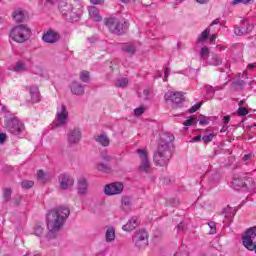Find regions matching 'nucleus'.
Returning <instances> with one entry per match:
<instances>
[{
	"instance_id": "obj_1",
	"label": "nucleus",
	"mask_w": 256,
	"mask_h": 256,
	"mask_svg": "<svg viewBox=\"0 0 256 256\" xmlns=\"http://www.w3.org/2000/svg\"><path fill=\"white\" fill-rule=\"evenodd\" d=\"M69 215H71V210L65 206L52 209L47 213L46 223L48 233L46 234V239H55L57 237V233L61 231V227L65 225V221H67Z\"/></svg>"
},
{
	"instance_id": "obj_2",
	"label": "nucleus",
	"mask_w": 256,
	"mask_h": 256,
	"mask_svg": "<svg viewBox=\"0 0 256 256\" xmlns=\"http://www.w3.org/2000/svg\"><path fill=\"white\" fill-rule=\"evenodd\" d=\"M173 141H175V136H173V134H166L161 138L158 150L153 156L154 163L158 167H167V165H169L171 155H173V152L171 151Z\"/></svg>"
},
{
	"instance_id": "obj_3",
	"label": "nucleus",
	"mask_w": 256,
	"mask_h": 256,
	"mask_svg": "<svg viewBox=\"0 0 256 256\" xmlns=\"http://www.w3.org/2000/svg\"><path fill=\"white\" fill-rule=\"evenodd\" d=\"M60 11L64 17H69L70 21H79L83 15L82 6L79 2L66 3L60 7Z\"/></svg>"
},
{
	"instance_id": "obj_4",
	"label": "nucleus",
	"mask_w": 256,
	"mask_h": 256,
	"mask_svg": "<svg viewBox=\"0 0 256 256\" xmlns=\"http://www.w3.org/2000/svg\"><path fill=\"white\" fill-rule=\"evenodd\" d=\"M10 39L15 43H25L31 39V28L27 25H16L10 31Z\"/></svg>"
},
{
	"instance_id": "obj_5",
	"label": "nucleus",
	"mask_w": 256,
	"mask_h": 256,
	"mask_svg": "<svg viewBox=\"0 0 256 256\" xmlns=\"http://www.w3.org/2000/svg\"><path fill=\"white\" fill-rule=\"evenodd\" d=\"M105 25L108 27L110 33H113L114 35H124L128 28L127 22L121 21L116 17L106 18Z\"/></svg>"
},
{
	"instance_id": "obj_6",
	"label": "nucleus",
	"mask_w": 256,
	"mask_h": 256,
	"mask_svg": "<svg viewBox=\"0 0 256 256\" xmlns=\"http://www.w3.org/2000/svg\"><path fill=\"white\" fill-rule=\"evenodd\" d=\"M5 127L8 133L14 135V137H21L25 131V124L20 122L18 118H10L6 121Z\"/></svg>"
},
{
	"instance_id": "obj_7",
	"label": "nucleus",
	"mask_w": 256,
	"mask_h": 256,
	"mask_svg": "<svg viewBox=\"0 0 256 256\" xmlns=\"http://www.w3.org/2000/svg\"><path fill=\"white\" fill-rule=\"evenodd\" d=\"M242 243L248 251H255L256 253V226L245 232Z\"/></svg>"
},
{
	"instance_id": "obj_8",
	"label": "nucleus",
	"mask_w": 256,
	"mask_h": 256,
	"mask_svg": "<svg viewBox=\"0 0 256 256\" xmlns=\"http://www.w3.org/2000/svg\"><path fill=\"white\" fill-rule=\"evenodd\" d=\"M132 241L138 249H145L149 245V235L145 230H138L134 233Z\"/></svg>"
},
{
	"instance_id": "obj_9",
	"label": "nucleus",
	"mask_w": 256,
	"mask_h": 256,
	"mask_svg": "<svg viewBox=\"0 0 256 256\" xmlns=\"http://www.w3.org/2000/svg\"><path fill=\"white\" fill-rule=\"evenodd\" d=\"M166 101H171L172 109H179L182 107V104L185 102V96L181 92H167L164 95Z\"/></svg>"
},
{
	"instance_id": "obj_10",
	"label": "nucleus",
	"mask_w": 256,
	"mask_h": 256,
	"mask_svg": "<svg viewBox=\"0 0 256 256\" xmlns=\"http://www.w3.org/2000/svg\"><path fill=\"white\" fill-rule=\"evenodd\" d=\"M249 183H251V178H247L246 176L236 174L232 178L231 187L235 191H239L243 189V187H247Z\"/></svg>"
},
{
	"instance_id": "obj_11",
	"label": "nucleus",
	"mask_w": 256,
	"mask_h": 256,
	"mask_svg": "<svg viewBox=\"0 0 256 256\" xmlns=\"http://www.w3.org/2000/svg\"><path fill=\"white\" fill-rule=\"evenodd\" d=\"M32 64L33 60H31V57H25L14 64L12 71H14V73H27V71H29V65Z\"/></svg>"
},
{
	"instance_id": "obj_12",
	"label": "nucleus",
	"mask_w": 256,
	"mask_h": 256,
	"mask_svg": "<svg viewBox=\"0 0 256 256\" xmlns=\"http://www.w3.org/2000/svg\"><path fill=\"white\" fill-rule=\"evenodd\" d=\"M123 189H125V186L121 182H113L104 187V193L109 197L113 195H121Z\"/></svg>"
},
{
	"instance_id": "obj_13",
	"label": "nucleus",
	"mask_w": 256,
	"mask_h": 256,
	"mask_svg": "<svg viewBox=\"0 0 256 256\" xmlns=\"http://www.w3.org/2000/svg\"><path fill=\"white\" fill-rule=\"evenodd\" d=\"M82 132L81 128L70 129L67 134V143L70 147L79 145L81 143Z\"/></svg>"
},
{
	"instance_id": "obj_14",
	"label": "nucleus",
	"mask_w": 256,
	"mask_h": 256,
	"mask_svg": "<svg viewBox=\"0 0 256 256\" xmlns=\"http://www.w3.org/2000/svg\"><path fill=\"white\" fill-rule=\"evenodd\" d=\"M68 117L69 112H67L65 104H62V106L57 109L56 121L54 123L55 127H63V125H67Z\"/></svg>"
},
{
	"instance_id": "obj_15",
	"label": "nucleus",
	"mask_w": 256,
	"mask_h": 256,
	"mask_svg": "<svg viewBox=\"0 0 256 256\" xmlns=\"http://www.w3.org/2000/svg\"><path fill=\"white\" fill-rule=\"evenodd\" d=\"M137 153L141 159L139 170L142 173H149V169H151V163L149 162V158L147 157V151L138 149Z\"/></svg>"
},
{
	"instance_id": "obj_16",
	"label": "nucleus",
	"mask_w": 256,
	"mask_h": 256,
	"mask_svg": "<svg viewBox=\"0 0 256 256\" xmlns=\"http://www.w3.org/2000/svg\"><path fill=\"white\" fill-rule=\"evenodd\" d=\"M253 24H249L247 20H242L241 21V26H235L234 28V33L235 35H238L239 37L243 35H249L251 31H253Z\"/></svg>"
},
{
	"instance_id": "obj_17",
	"label": "nucleus",
	"mask_w": 256,
	"mask_h": 256,
	"mask_svg": "<svg viewBox=\"0 0 256 256\" xmlns=\"http://www.w3.org/2000/svg\"><path fill=\"white\" fill-rule=\"evenodd\" d=\"M60 189H71L75 184V180L69 176V174H60L59 176Z\"/></svg>"
},
{
	"instance_id": "obj_18",
	"label": "nucleus",
	"mask_w": 256,
	"mask_h": 256,
	"mask_svg": "<svg viewBox=\"0 0 256 256\" xmlns=\"http://www.w3.org/2000/svg\"><path fill=\"white\" fill-rule=\"evenodd\" d=\"M139 225H141V220L139 217L134 216L129 219L125 225L122 226V229L123 231H126V233H131V231H135Z\"/></svg>"
},
{
	"instance_id": "obj_19",
	"label": "nucleus",
	"mask_w": 256,
	"mask_h": 256,
	"mask_svg": "<svg viewBox=\"0 0 256 256\" xmlns=\"http://www.w3.org/2000/svg\"><path fill=\"white\" fill-rule=\"evenodd\" d=\"M59 39H61V36L55 30H48L42 36V41L49 44L57 43Z\"/></svg>"
},
{
	"instance_id": "obj_20",
	"label": "nucleus",
	"mask_w": 256,
	"mask_h": 256,
	"mask_svg": "<svg viewBox=\"0 0 256 256\" xmlns=\"http://www.w3.org/2000/svg\"><path fill=\"white\" fill-rule=\"evenodd\" d=\"M224 217L226 220H223V225L224 227H229V225L231 224V219H233V217H235L237 210H235L233 207L231 206H227L226 208H224Z\"/></svg>"
},
{
	"instance_id": "obj_21",
	"label": "nucleus",
	"mask_w": 256,
	"mask_h": 256,
	"mask_svg": "<svg viewBox=\"0 0 256 256\" xmlns=\"http://www.w3.org/2000/svg\"><path fill=\"white\" fill-rule=\"evenodd\" d=\"M70 91L72 95H77L80 97L81 95H85V86H83L79 81H73L70 84Z\"/></svg>"
},
{
	"instance_id": "obj_22",
	"label": "nucleus",
	"mask_w": 256,
	"mask_h": 256,
	"mask_svg": "<svg viewBox=\"0 0 256 256\" xmlns=\"http://www.w3.org/2000/svg\"><path fill=\"white\" fill-rule=\"evenodd\" d=\"M29 93H30L32 103H39V101H41V92H39V87L30 86Z\"/></svg>"
},
{
	"instance_id": "obj_23",
	"label": "nucleus",
	"mask_w": 256,
	"mask_h": 256,
	"mask_svg": "<svg viewBox=\"0 0 256 256\" xmlns=\"http://www.w3.org/2000/svg\"><path fill=\"white\" fill-rule=\"evenodd\" d=\"M94 141L99 143L102 147H109L111 140L107 137V134L94 135Z\"/></svg>"
},
{
	"instance_id": "obj_24",
	"label": "nucleus",
	"mask_w": 256,
	"mask_h": 256,
	"mask_svg": "<svg viewBox=\"0 0 256 256\" xmlns=\"http://www.w3.org/2000/svg\"><path fill=\"white\" fill-rule=\"evenodd\" d=\"M12 17L16 23H24V21H27V15L21 9L15 10Z\"/></svg>"
},
{
	"instance_id": "obj_25",
	"label": "nucleus",
	"mask_w": 256,
	"mask_h": 256,
	"mask_svg": "<svg viewBox=\"0 0 256 256\" xmlns=\"http://www.w3.org/2000/svg\"><path fill=\"white\" fill-rule=\"evenodd\" d=\"M88 13H89L90 18L93 21H96V22L103 21V17H101V15L99 14V9L97 7L91 6L88 9Z\"/></svg>"
},
{
	"instance_id": "obj_26",
	"label": "nucleus",
	"mask_w": 256,
	"mask_h": 256,
	"mask_svg": "<svg viewBox=\"0 0 256 256\" xmlns=\"http://www.w3.org/2000/svg\"><path fill=\"white\" fill-rule=\"evenodd\" d=\"M89 187V184L87 183V180L85 178H80L78 180V195H85L87 193V189Z\"/></svg>"
},
{
	"instance_id": "obj_27",
	"label": "nucleus",
	"mask_w": 256,
	"mask_h": 256,
	"mask_svg": "<svg viewBox=\"0 0 256 256\" xmlns=\"http://www.w3.org/2000/svg\"><path fill=\"white\" fill-rule=\"evenodd\" d=\"M222 63L223 59H221L217 53H212L208 60V65H213L214 67H219V65H222Z\"/></svg>"
},
{
	"instance_id": "obj_28",
	"label": "nucleus",
	"mask_w": 256,
	"mask_h": 256,
	"mask_svg": "<svg viewBox=\"0 0 256 256\" xmlns=\"http://www.w3.org/2000/svg\"><path fill=\"white\" fill-rule=\"evenodd\" d=\"M122 209L126 212L131 211V197L123 196L121 201Z\"/></svg>"
},
{
	"instance_id": "obj_29",
	"label": "nucleus",
	"mask_w": 256,
	"mask_h": 256,
	"mask_svg": "<svg viewBox=\"0 0 256 256\" xmlns=\"http://www.w3.org/2000/svg\"><path fill=\"white\" fill-rule=\"evenodd\" d=\"M96 169L98 171H102V173H111V171H112L111 165L103 163V162L96 164Z\"/></svg>"
},
{
	"instance_id": "obj_30",
	"label": "nucleus",
	"mask_w": 256,
	"mask_h": 256,
	"mask_svg": "<svg viewBox=\"0 0 256 256\" xmlns=\"http://www.w3.org/2000/svg\"><path fill=\"white\" fill-rule=\"evenodd\" d=\"M211 33V28H206L200 36L197 38V43H205L209 39V34Z\"/></svg>"
},
{
	"instance_id": "obj_31",
	"label": "nucleus",
	"mask_w": 256,
	"mask_h": 256,
	"mask_svg": "<svg viewBox=\"0 0 256 256\" xmlns=\"http://www.w3.org/2000/svg\"><path fill=\"white\" fill-rule=\"evenodd\" d=\"M106 241L107 243H111L115 241V228H108L106 231Z\"/></svg>"
},
{
	"instance_id": "obj_32",
	"label": "nucleus",
	"mask_w": 256,
	"mask_h": 256,
	"mask_svg": "<svg viewBox=\"0 0 256 256\" xmlns=\"http://www.w3.org/2000/svg\"><path fill=\"white\" fill-rule=\"evenodd\" d=\"M125 53H128V55H135V51H137V48L133 44H127L122 48Z\"/></svg>"
},
{
	"instance_id": "obj_33",
	"label": "nucleus",
	"mask_w": 256,
	"mask_h": 256,
	"mask_svg": "<svg viewBox=\"0 0 256 256\" xmlns=\"http://www.w3.org/2000/svg\"><path fill=\"white\" fill-rule=\"evenodd\" d=\"M205 91H206V99H213L215 97V89L213 86H205Z\"/></svg>"
},
{
	"instance_id": "obj_34",
	"label": "nucleus",
	"mask_w": 256,
	"mask_h": 256,
	"mask_svg": "<svg viewBox=\"0 0 256 256\" xmlns=\"http://www.w3.org/2000/svg\"><path fill=\"white\" fill-rule=\"evenodd\" d=\"M48 177L49 176L47 174H45V172L43 170H38L37 181H39V183H45V181H47Z\"/></svg>"
},
{
	"instance_id": "obj_35",
	"label": "nucleus",
	"mask_w": 256,
	"mask_h": 256,
	"mask_svg": "<svg viewBox=\"0 0 256 256\" xmlns=\"http://www.w3.org/2000/svg\"><path fill=\"white\" fill-rule=\"evenodd\" d=\"M80 81H82V83H89V81H91V77L89 76V71H82L80 72Z\"/></svg>"
},
{
	"instance_id": "obj_36",
	"label": "nucleus",
	"mask_w": 256,
	"mask_h": 256,
	"mask_svg": "<svg viewBox=\"0 0 256 256\" xmlns=\"http://www.w3.org/2000/svg\"><path fill=\"white\" fill-rule=\"evenodd\" d=\"M116 87H121L122 89L129 85V80L127 78H120L116 81Z\"/></svg>"
},
{
	"instance_id": "obj_37",
	"label": "nucleus",
	"mask_w": 256,
	"mask_h": 256,
	"mask_svg": "<svg viewBox=\"0 0 256 256\" xmlns=\"http://www.w3.org/2000/svg\"><path fill=\"white\" fill-rule=\"evenodd\" d=\"M11 193H12L11 188H5L4 189L3 199H4L5 203L11 201Z\"/></svg>"
},
{
	"instance_id": "obj_38",
	"label": "nucleus",
	"mask_w": 256,
	"mask_h": 256,
	"mask_svg": "<svg viewBox=\"0 0 256 256\" xmlns=\"http://www.w3.org/2000/svg\"><path fill=\"white\" fill-rule=\"evenodd\" d=\"M35 185V182L32 180H23L21 182L22 189H31Z\"/></svg>"
},
{
	"instance_id": "obj_39",
	"label": "nucleus",
	"mask_w": 256,
	"mask_h": 256,
	"mask_svg": "<svg viewBox=\"0 0 256 256\" xmlns=\"http://www.w3.org/2000/svg\"><path fill=\"white\" fill-rule=\"evenodd\" d=\"M32 73H34V75H38L39 77H43V75H45V72L41 66H35L32 70Z\"/></svg>"
},
{
	"instance_id": "obj_40",
	"label": "nucleus",
	"mask_w": 256,
	"mask_h": 256,
	"mask_svg": "<svg viewBox=\"0 0 256 256\" xmlns=\"http://www.w3.org/2000/svg\"><path fill=\"white\" fill-rule=\"evenodd\" d=\"M200 57L201 59H207L209 57V48L207 46L201 48Z\"/></svg>"
},
{
	"instance_id": "obj_41",
	"label": "nucleus",
	"mask_w": 256,
	"mask_h": 256,
	"mask_svg": "<svg viewBox=\"0 0 256 256\" xmlns=\"http://www.w3.org/2000/svg\"><path fill=\"white\" fill-rule=\"evenodd\" d=\"M215 137L214 133L206 134L202 137V140L204 141L205 144L211 143Z\"/></svg>"
},
{
	"instance_id": "obj_42",
	"label": "nucleus",
	"mask_w": 256,
	"mask_h": 256,
	"mask_svg": "<svg viewBox=\"0 0 256 256\" xmlns=\"http://www.w3.org/2000/svg\"><path fill=\"white\" fill-rule=\"evenodd\" d=\"M34 235H36V237H41V235H43V227L41 225H36L34 227Z\"/></svg>"
},
{
	"instance_id": "obj_43",
	"label": "nucleus",
	"mask_w": 256,
	"mask_h": 256,
	"mask_svg": "<svg viewBox=\"0 0 256 256\" xmlns=\"http://www.w3.org/2000/svg\"><path fill=\"white\" fill-rule=\"evenodd\" d=\"M202 105H203V102H199V103L195 104L194 106H192V107L188 110V112H189V113H195V112L199 111V109H201V106H202Z\"/></svg>"
},
{
	"instance_id": "obj_44",
	"label": "nucleus",
	"mask_w": 256,
	"mask_h": 256,
	"mask_svg": "<svg viewBox=\"0 0 256 256\" xmlns=\"http://www.w3.org/2000/svg\"><path fill=\"white\" fill-rule=\"evenodd\" d=\"M238 115H239V117H245V115H249V110H247V108H245V107H239Z\"/></svg>"
},
{
	"instance_id": "obj_45",
	"label": "nucleus",
	"mask_w": 256,
	"mask_h": 256,
	"mask_svg": "<svg viewBox=\"0 0 256 256\" xmlns=\"http://www.w3.org/2000/svg\"><path fill=\"white\" fill-rule=\"evenodd\" d=\"M197 118H195V116H192L191 118H189L188 120L184 121V126L185 127H191V125H194L195 121Z\"/></svg>"
},
{
	"instance_id": "obj_46",
	"label": "nucleus",
	"mask_w": 256,
	"mask_h": 256,
	"mask_svg": "<svg viewBox=\"0 0 256 256\" xmlns=\"http://www.w3.org/2000/svg\"><path fill=\"white\" fill-rule=\"evenodd\" d=\"M208 226L210 227V235H215L217 233V227L215 222L208 223Z\"/></svg>"
},
{
	"instance_id": "obj_47",
	"label": "nucleus",
	"mask_w": 256,
	"mask_h": 256,
	"mask_svg": "<svg viewBox=\"0 0 256 256\" xmlns=\"http://www.w3.org/2000/svg\"><path fill=\"white\" fill-rule=\"evenodd\" d=\"M143 113H145V108L143 107H139L134 110V114L136 115V117H141Z\"/></svg>"
},
{
	"instance_id": "obj_48",
	"label": "nucleus",
	"mask_w": 256,
	"mask_h": 256,
	"mask_svg": "<svg viewBox=\"0 0 256 256\" xmlns=\"http://www.w3.org/2000/svg\"><path fill=\"white\" fill-rule=\"evenodd\" d=\"M199 125H209V118L206 116H202L201 119L199 120Z\"/></svg>"
},
{
	"instance_id": "obj_49",
	"label": "nucleus",
	"mask_w": 256,
	"mask_h": 256,
	"mask_svg": "<svg viewBox=\"0 0 256 256\" xmlns=\"http://www.w3.org/2000/svg\"><path fill=\"white\" fill-rule=\"evenodd\" d=\"M169 205H171L172 207H177L179 206V199H175V198H171L168 201Z\"/></svg>"
},
{
	"instance_id": "obj_50",
	"label": "nucleus",
	"mask_w": 256,
	"mask_h": 256,
	"mask_svg": "<svg viewBox=\"0 0 256 256\" xmlns=\"http://www.w3.org/2000/svg\"><path fill=\"white\" fill-rule=\"evenodd\" d=\"M229 121H231V116L227 115V116H224L223 119H222V123L223 125H229Z\"/></svg>"
},
{
	"instance_id": "obj_51",
	"label": "nucleus",
	"mask_w": 256,
	"mask_h": 256,
	"mask_svg": "<svg viewBox=\"0 0 256 256\" xmlns=\"http://www.w3.org/2000/svg\"><path fill=\"white\" fill-rule=\"evenodd\" d=\"M7 141V134L5 133H0V145H3Z\"/></svg>"
},
{
	"instance_id": "obj_52",
	"label": "nucleus",
	"mask_w": 256,
	"mask_h": 256,
	"mask_svg": "<svg viewBox=\"0 0 256 256\" xmlns=\"http://www.w3.org/2000/svg\"><path fill=\"white\" fill-rule=\"evenodd\" d=\"M92 5H103L105 3L104 0H90Z\"/></svg>"
},
{
	"instance_id": "obj_53",
	"label": "nucleus",
	"mask_w": 256,
	"mask_h": 256,
	"mask_svg": "<svg viewBox=\"0 0 256 256\" xmlns=\"http://www.w3.org/2000/svg\"><path fill=\"white\" fill-rule=\"evenodd\" d=\"M169 73H171V68H165V70H164V79H165V81H167V79L169 77Z\"/></svg>"
},
{
	"instance_id": "obj_54",
	"label": "nucleus",
	"mask_w": 256,
	"mask_h": 256,
	"mask_svg": "<svg viewBox=\"0 0 256 256\" xmlns=\"http://www.w3.org/2000/svg\"><path fill=\"white\" fill-rule=\"evenodd\" d=\"M177 230L178 231H184L185 230V224L183 222H180L178 225H177Z\"/></svg>"
},
{
	"instance_id": "obj_55",
	"label": "nucleus",
	"mask_w": 256,
	"mask_h": 256,
	"mask_svg": "<svg viewBox=\"0 0 256 256\" xmlns=\"http://www.w3.org/2000/svg\"><path fill=\"white\" fill-rule=\"evenodd\" d=\"M243 161H249V159H251V154H246L243 156Z\"/></svg>"
},
{
	"instance_id": "obj_56",
	"label": "nucleus",
	"mask_w": 256,
	"mask_h": 256,
	"mask_svg": "<svg viewBox=\"0 0 256 256\" xmlns=\"http://www.w3.org/2000/svg\"><path fill=\"white\" fill-rule=\"evenodd\" d=\"M198 141H201V135L195 136V137L193 138V142H194V143H198Z\"/></svg>"
},
{
	"instance_id": "obj_57",
	"label": "nucleus",
	"mask_w": 256,
	"mask_h": 256,
	"mask_svg": "<svg viewBox=\"0 0 256 256\" xmlns=\"http://www.w3.org/2000/svg\"><path fill=\"white\" fill-rule=\"evenodd\" d=\"M200 5H205V3H209V0H196Z\"/></svg>"
},
{
	"instance_id": "obj_58",
	"label": "nucleus",
	"mask_w": 256,
	"mask_h": 256,
	"mask_svg": "<svg viewBox=\"0 0 256 256\" xmlns=\"http://www.w3.org/2000/svg\"><path fill=\"white\" fill-rule=\"evenodd\" d=\"M210 25L211 27H213V25H219V18H216Z\"/></svg>"
},
{
	"instance_id": "obj_59",
	"label": "nucleus",
	"mask_w": 256,
	"mask_h": 256,
	"mask_svg": "<svg viewBox=\"0 0 256 256\" xmlns=\"http://www.w3.org/2000/svg\"><path fill=\"white\" fill-rule=\"evenodd\" d=\"M227 129H229V126L225 125L222 127V129L220 130L221 133H225V131H227Z\"/></svg>"
},
{
	"instance_id": "obj_60",
	"label": "nucleus",
	"mask_w": 256,
	"mask_h": 256,
	"mask_svg": "<svg viewBox=\"0 0 256 256\" xmlns=\"http://www.w3.org/2000/svg\"><path fill=\"white\" fill-rule=\"evenodd\" d=\"M215 39H217V35L213 34L211 37H210V43H213L215 41Z\"/></svg>"
},
{
	"instance_id": "obj_61",
	"label": "nucleus",
	"mask_w": 256,
	"mask_h": 256,
	"mask_svg": "<svg viewBox=\"0 0 256 256\" xmlns=\"http://www.w3.org/2000/svg\"><path fill=\"white\" fill-rule=\"evenodd\" d=\"M256 67V62L252 64H248V69H255Z\"/></svg>"
},
{
	"instance_id": "obj_62",
	"label": "nucleus",
	"mask_w": 256,
	"mask_h": 256,
	"mask_svg": "<svg viewBox=\"0 0 256 256\" xmlns=\"http://www.w3.org/2000/svg\"><path fill=\"white\" fill-rule=\"evenodd\" d=\"M103 159H104V161L109 162V161H111V156H108V155L103 156Z\"/></svg>"
},
{
	"instance_id": "obj_63",
	"label": "nucleus",
	"mask_w": 256,
	"mask_h": 256,
	"mask_svg": "<svg viewBox=\"0 0 256 256\" xmlns=\"http://www.w3.org/2000/svg\"><path fill=\"white\" fill-rule=\"evenodd\" d=\"M216 49H218V51H223V46L217 45V46H216Z\"/></svg>"
},
{
	"instance_id": "obj_64",
	"label": "nucleus",
	"mask_w": 256,
	"mask_h": 256,
	"mask_svg": "<svg viewBox=\"0 0 256 256\" xmlns=\"http://www.w3.org/2000/svg\"><path fill=\"white\" fill-rule=\"evenodd\" d=\"M238 85H245V81L243 80L238 81Z\"/></svg>"
}]
</instances>
